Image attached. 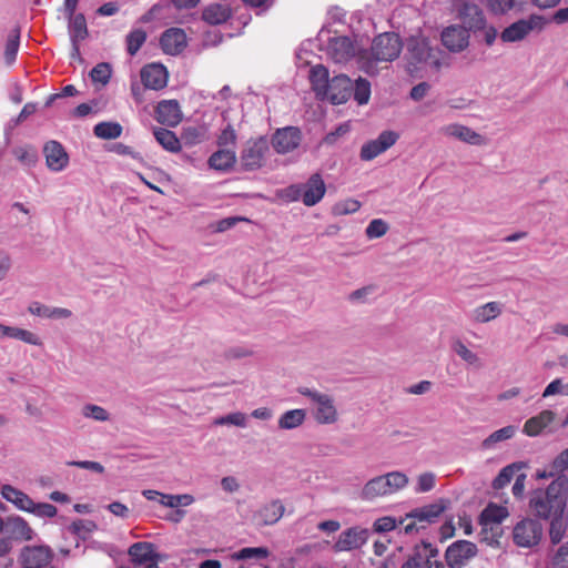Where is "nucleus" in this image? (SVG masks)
Masks as SVG:
<instances>
[{"label":"nucleus","mask_w":568,"mask_h":568,"mask_svg":"<svg viewBox=\"0 0 568 568\" xmlns=\"http://www.w3.org/2000/svg\"><path fill=\"white\" fill-rule=\"evenodd\" d=\"M568 496V477L557 475L546 489H536L531 493L529 507L534 515L540 519L566 513Z\"/></svg>","instance_id":"obj_1"},{"label":"nucleus","mask_w":568,"mask_h":568,"mask_svg":"<svg viewBox=\"0 0 568 568\" xmlns=\"http://www.w3.org/2000/svg\"><path fill=\"white\" fill-rule=\"evenodd\" d=\"M403 49V42L395 32H384L376 36L372 42L371 52L363 51L358 55L359 68L367 74L378 73V62L396 60Z\"/></svg>","instance_id":"obj_2"},{"label":"nucleus","mask_w":568,"mask_h":568,"mask_svg":"<svg viewBox=\"0 0 568 568\" xmlns=\"http://www.w3.org/2000/svg\"><path fill=\"white\" fill-rule=\"evenodd\" d=\"M449 504L448 499L439 498L430 504L413 508L404 516L406 525L403 526V534L409 536L419 534L430 525L438 523Z\"/></svg>","instance_id":"obj_3"},{"label":"nucleus","mask_w":568,"mask_h":568,"mask_svg":"<svg viewBox=\"0 0 568 568\" xmlns=\"http://www.w3.org/2000/svg\"><path fill=\"white\" fill-rule=\"evenodd\" d=\"M438 54L439 50L433 49L427 39L412 37L407 41L406 59L408 64L413 65L416 70L422 65L439 69L440 61Z\"/></svg>","instance_id":"obj_4"},{"label":"nucleus","mask_w":568,"mask_h":568,"mask_svg":"<svg viewBox=\"0 0 568 568\" xmlns=\"http://www.w3.org/2000/svg\"><path fill=\"white\" fill-rule=\"evenodd\" d=\"M402 568H445L437 547L427 541L416 545Z\"/></svg>","instance_id":"obj_5"},{"label":"nucleus","mask_w":568,"mask_h":568,"mask_svg":"<svg viewBox=\"0 0 568 568\" xmlns=\"http://www.w3.org/2000/svg\"><path fill=\"white\" fill-rule=\"evenodd\" d=\"M54 554L47 545L24 546L18 556L20 568H54Z\"/></svg>","instance_id":"obj_6"},{"label":"nucleus","mask_w":568,"mask_h":568,"mask_svg":"<svg viewBox=\"0 0 568 568\" xmlns=\"http://www.w3.org/2000/svg\"><path fill=\"white\" fill-rule=\"evenodd\" d=\"M268 151V141L264 136L251 139L244 145L240 161L244 171H254L260 169L265 160V154Z\"/></svg>","instance_id":"obj_7"},{"label":"nucleus","mask_w":568,"mask_h":568,"mask_svg":"<svg viewBox=\"0 0 568 568\" xmlns=\"http://www.w3.org/2000/svg\"><path fill=\"white\" fill-rule=\"evenodd\" d=\"M542 532V525L538 520L526 518L514 527L513 539L518 547L531 548L540 542Z\"/></svg>","instance_id":"obj_8"},{"label":"nucleus","mask_w":568,"mask_h":568,"mask_svg":"<svg viewBox=\"0 0 568 568\" xmlns=\"http://www.w3.org/2000/svg\"><path fill=\"white\" fill-rule=\"evenodd\" d=\"M546 21L541 16L531 14L527 19H520L503 30V42H517L524 40L532 30H541Z\"/></svg>","instance_id":"obj_9"},{"label":"nucleus","mask_w":568,"mask_h":568,"mask_svg":"<svg viewBox=\"0 0 568 568\" xmlns=\"http://www.w3.org/2000/svg\"><path fill=\"white\" fill-rule=\"evenodd\" d=\"M478 548L469 540H456L445 551V560L449 568H463L476 557Z\"/></svg>","instance_id":"obj_10"},{"label":"nucleus","mask_w":568,"mask_h":568,"mask_svg":"<svg viewBox=\"0 0 568 568\" xmlns=\"http://www.w3.org/2000/svg\"><path fill=\"white\" fill-rule=\"evenodd\" d=\"M371 531L367 528L361 526H353L343 530L337 540L335 541L333 549L336 552L352 551L362 548L368 540Z\"/></svg>","instance_id":"obj_11"},{"label":"nucleus","mask_w":568,"mask_h":568,"mask_svg":"<svg viewBox=\"0 0 568 568\" xmlns=\"http://www.w3.org/2000/svg\"><path fill=\"white\" fill-rule=\"evenodd\" d=\"M399 135L395 131H383L375 140L368 141L361 149V159L371 161L393 146Z\"/></svg>","instance_id":"obj_12"},{"label":"nucleus","mask_w":568,"mask_h":568,"mask_svg":"<svg viewBox=\"0 0 568 568\" xmlns=\"http://www.w3.org/2000/svg\"><path fill=\"white\" fill-rule=\"evenodd\" d=\"M128 554L134 565L144 566V568H159L161 556L154 551V545L151 542H135L130 546Z\"/></svg>","instance_id":"obj_13"},{"label":"nucleus","mask_w":568,"mask_h":568,"mask_svg":"<svg viewBox=\"0 0 568 568\" xmlns=\"http://www.w3.org/2000/svg\"><path fill=\"white\" fill-rule=\"evenodd\" d=\"M3 534L11 541H31L37 538V532L30 527L28 521L20 516H9L4 520Z\"/></svg>","instance_id":"obj_14"},{"label":"nucleus","mask_w":568,"mask_h":568,"mask_svg":"<svg viewBox=\"0 0 568 568\" xmlns=\"http://www.w3.org/2000/svg\"><path fill=\"white\" fill-rule=\"evenodd\" d=\"M353 94V82L345 74H338L331 79L327 91L324 97L333 104H342L348 101Z\"/></svg>","instance_id":"obj_15"},{"label":"nucleus","mask_w":568,"mask_h":568,"mask_svg":"<svg viewBox=\"0 0 568 568\" xmlns=\"http://www.w3.org/2000/svg\"><path fill=\"white\" fill-rule=\"evenodd\" d=\"M285 506L278 498L272 499L260 506L253 513V520L257 526H272L275 525L284 516Z\"/></svg>","instance_id":"obj_16"},{"label":"nucleus","mask_w":568,"mask_h":568,"mask_svg":"<svg viewBox=\"0 0 568 568\" xmlns=\"http://www.w3.org/2000/svg\"><path fill=\"white\" fill-rule=\"evenodd\" d=\"M302 134L296 126L278 129L272 139L273 148L277 153L285 154L295 150L301 143Z\"/></svg>","instance_id":"obj_17"},{"label":"nucleus","mask_w":568,"mask_h":568,"mask_svg":"<svg viewBox=\"0 0 568 568\" xmlns=\"http://www.w3.org/2000/svg\"><path fill=\"white\" fill-rule=\"evenodd\" d=\"M327 52L336 63H345L356 55V48L346 36L333 37L327 40Z\"/></svg>","instance_id":"obj_18"},{"label":"nucleus","mask_w":568,"mask_h":568,"mask_svg":"<svg viewBox=\"0 0 568 568\" xmlns=\"http://www.w3.org/2000/svg\"><path fill=\"white\" fill-rule=\"evenodd\" d=\"M458 16L468 33L473 32L477 36L478 31L485 27L486 18L484 11L475 3H463L458 9Z\"/></svg>","instance_id":"obj_19"},{"label":"nucleus","mask_w":568,"mask_h":568,"mask_svg":"<svg viewBox=\"0 0 568 568\" xmlns=\"http://www.w3.org/2000/svg\"><path fill=\"white\" fill-rule=\"evenodd\" d=\"M442 43L452 52H460L469 44V33L463 26H449L442 32Z\"/></svg>","instance_id":"obj_20"},{"label":"nucleus","mask_w":568,"mask_h":568,"mask_svg":"<svg viewBox=\"0 0 568 568\" xmlns=\"http://www.w3.org/2000/svg\"><path fill=\"white\" fill-rule=\"evenodd\" d=\"M160 45L164 53L178 55L187 45L186 33L181 28H170L161 34Z\"/></svg>","instance_id":"obj_21"},{"label":"nucleus","mask_w":568,"mask_h":568,"mask_svg":"<svg viewBox=\"0 0 568 568\" xmlns=\"http://www.w3.org/2000/svg\"><path fill=\"white\" fill-rule=\"evenodd\" d=\"M43 154L49 170L60 172L68 166L69 155L63 145L54 140L47 142L43 146Z\"/></svg>","instance_id":"obj_22"},{"label":"nucleus","mask_w":568,"mask_h":568,"mask_svg":"<svg viewBox=\"0 0 568 568\" xmlns=\"http://www.w3.org/2000/svg\"><path fill=\"white\" fill-rule=\"evenodd\" d=\"M182 111L176 100H162L155 109V119L168 126H176L182 121Z\"/></svg>","instance_id":"obj_23"},{"label":"nucleus","mask_w":568,"mask_h":568,"mask_svg":"<svg viewBox=\"0 0 568 568\" xmlns=\"http://www.w3.org/2000/svg\"><path fill=\"white\" fill-rule=\"evenodd\" d=\"M141 81L146 89L161 90L168 83V71L160 63H151L142 68Z\"/></svg>","instance_id":"obj_24"},{"label":"nucleus","mask_w":568,"mask_h":568,"mask_svg":"<svg viewBox=\"0 0 568 568\" xmlns=\"http://www.w3.org/2000/svg\"><path fill=\"white\" fill-rule=\"evenodd\" d=\"M303 187V203L306 206H314L324 196L326 192L325 183L318 173L310 176L306 183L302 184Z\"/></svg>","instance_id":"obj_25"},{"label":"nucleus","mask_w":568,"mask_h":568,"mask_svg":"<svg viewBox=\"0 0 568 568\" xmlns=\"http://www.w3.org/2000/svg\"><path fill=\"white\" fill-rule=\"evenodd\" d=\"M443 132L447 136L455 138L470 145H484L486 140L473 129L462 124H449L443 128Z\"/></svg>","instance_id":"obj_26"},{"label":"nucleus","mask_w":568,"mask_h":568,"mask_svg":"<svg viewBox=\"0 0 568 568\" xmlns=\"http://www.w3.org/2000/svg\"><path fill=\"white\" fill-rule=\"evenodd\" d=\"M68 30L73 48L79 54V42L88 37L87 20L83 13L69 16Z\"/></svg>","instance_id":"obj_27"},{"label":"nucleus","mask_w":568,"mask_h":568,"mask_svg":"<svg viewBox=\"0 0 568 568\" xmlns=\"http://www.w3.org/2000/svg\"><path fill=\"white\" fill-rule=\"evenodd\" d=\"M555 419L552 410H542L538 415L526 420L523 432L530 437L539 435Z\"/></svg>","instance_id":"obj_28"},{"label":"nucleus","mask_w":568,"mask_h":568,"mask_svg":"<svg viewBox=\"0 0 568 568\" xmlns=\"http://www.w3.org/2000/svg\"><path fill=\"white\" fill-rule=\"evenodd\" d=\"M316 406L314 417L317 423L328 425L337 420V410L334 405V399L329 395L325 394Z\"/></svg>","instance_id":"obj_29"},{"label":"nucleus","mask_w":568,"mask_h":568,"mask_svg":"<svg viewBox=\"0 0 568 568\" xmlns=\"http://www.w3.org/2000/svg\"><path fill=\"white\" fill-rule=\"evenodd\" d=\"M232 16L230 7L222 3H211L202 11V19L212 26L226 22Z\"/></svg>","instance_id":"obj_30"},{"label":"nucleus","mask_w":568,"mask_h":568,"mask_svg":"<svg viewBox=\"0 0 568 568\" xmlns=\"http://www.w3.org/2000/svg\"><path fill=\"white\" fill-rule=\"evenodd\" d=\"M236 162V155L233 150L220 149L212 153L209 158L207 164L215 171L226 172L231 170Z\"/></svg>","instance_id":"obj_31"},{"label":"nucleus","mask_w":568,"mask_h":568,"mask_svg":"<svg viewBox=\"0 0 568 568\" xmlns=\"http://www.w3.org/2000/svg\"><path fill=\"white\" fill-rule=\"evenodd\" d=\"M501 312L503 304L500 302H488L474 308L469 317L475 323H488L498 317Z\"/></svg>","instance_id":"obj_32"},{"label":"nucleus","mask_w":568,"mask_h":568,"mask_svg":"<svg viewBox=\"0 0 568 568\" xmlns=\"http://www.w3.org/2000/svg\"><path fill=\"white\" fill-rule=\"evenodd\" d=\"M379 476L382 477L385 497L402 490L408 485V477L402 471L395 470Z\"/></svg>","instance_id":"obj_33"},{"label":"nucleus","mask_w":568,"mask_h":568,"mask_svg":"<svg viewBox=\"0 0 568 568\" xmlns=\"http://www.w3.org/2000/svg\"><path fill=\"white\" fill-rule=\"evenodd\" d=\"M310 81L316 95L324 97L331 83L328 70L322 64L314 65L310 71Z\"/></svg>","instance_id":"obj_34"},{"label":"nucleus","mask_w":568,"mask_h":568,"mask_svg":"<svg viewBox=\"0 0 568 568\" xmlns=\"http://www.w3.org/2000/svg\"><path fill=\"white\" fill-rule=\"evenodd\" d=\"M1 494L7 501L12 503L18 509L22 511H28L33 505V499L13 486L4 485Z\"/></svg>","instance_id":"obj_35"},{"label":"nucleus","mask_w":568,"mask_h":568,"mask_svg":"<svg viewBox=\"0 0 568 568\" xmlns=\"http://www.w3.org/2000/svg\"><path fill=\"white\" fill-rule=\"evenodd\" d=\"M11 152L23 168L32 169L39 162L38 150L32 144L17 145Z\"/></svg>","instance_id":"obj_36"},{"label":"nucleus","mask_w":568,"mask_h":568,"mask_svg":"<svg viewBox=\"0 0 568 568\" xmlns=\"http://www.w3.org/2000/svg\"><path fill=\"white\" fill-rule=\"evenodd\" d=\"M550 521L549 538L552 545L560 544L566 536L568 528V519L566 513L548 517Z\"/></svg>","instance_id":"obj_37"},{"label":"nucleus","mask_w":568,"mask_h":568,"mask_svg":"<svg viewBox=\"0 0 568 568\" xmlns=\"http://www.w3.org/2000/svg\"><path fill=\"white\" fill-rule=\"evenodd\" d=\"M382 477L376 476L371 478L361 489L359 498L364 501H374L377 498L385 497L383 491Z\"/></svg>","instance_id":"obj_38"},{"label":"nucleus","mask_w":568,"mask_h":568,"mask_svg":"<svg viewBox=\"0 0 568 568\" xmlns=\"http://www.w3.org/2000/svg\"><path fill=\"white\" fill-rule=\"evenodd\" d=\"M154 136L164 150L172 153L179 152L181 150V142L174 132L164 128H159L154 130Z\"/></svg>","instance_id":"obj_39"},{"label":"nucleus","mask_w":568,"mask_h":568,"mask_svg":"<svg viewBox=\"0 0 568 568\" xmlns=\"http://www.w3.org/2000/svg\"><path fill=\"white\" fill-rule=\"evenodd\" d=\"M306 418L304 409H291L285 412L278 419V428L291 430L301 426Z\"/></svg>","instance_id":"obj_40"},{"label":"nucleus","mask_w":568,"mask_h":568,"mask_svg":"<svg viewBox=\"0 0 568 568\" xmlns=\"http://www.w3.org/2000/svg\"><path fill=\"white\" fill-rule=\"evenodd\" d=\"M406 525L404 516L398 518L393 516H384L377 518L373 524V530L378 534L389 532L396 528H399V532H403V526Z\"/></svg>","instance_id":"obj_41"},{"label":"nucleus","mask_w":568,"mask_h":568,"mask_svg":"<svg viewBox=\"0 0 568 568\" xmlns=\"http://www.w3.org/2000/svg\"><path fill=\"white\" fill-rule=\"evenodd\" d=\"M526 466L525 463L518 462L513 463L504 467L499 474L493 480V488L498 490L506 487L513 479L516 471L523 469Z\"/></svg>","instance_id":"obj_42"},{"label":"nucleus","mask_w":568,"mask_h":568,"mask_svg":"<svg viewBox=\"0 0 568 568\" xmlns=\"http://www.w3.org/2000/svg\"><path fill=\"white\" fill-rule=\"evenodd\" d=\"M516 434V427L513 425L505 426L498 430L491 433L481 443L484 449H491L496 444L513 438Z\"/></svg>","instance_id":"obj_43"},{"label":"nucleus","mask_w":568,"mask_h":568,"mask_svg":"<svg viewBox=\"0 0 568 568\" xmlns=\"http://www.w3.org/2000/svg\"><path fill=\"white\" fill-rule=\"evenodd\" d=\"M93 133L103 140L116 139L122 134V126L118 122H100L93 128Z\"/></svg>","instance_id":"obj_44"},{"label":"nucleus","mask_w":568,"mask_h":568,"mask_svg":"<svg viewBox=\"0 0 568 568\" xmlns=\"http://www.w3.org/2000/svg\"><path fill=\"white\" fill-rule=\"evenodd\" d=\"M20 45V28H13L7 39L4 60L8 64L14 62Z\"/></svg>","instance_id":"obj_45"},{"label":"nucleus","mask_w":568,"mask_h":568,"mask_svg":"<svg viewBox=\"0 0 568 568\" xmlns=\"http://www.w3.org/2000/svg\"><path fill=\"white\" fill-rule=\"evenodd\" d=\"M159 503L169 508H178L180 506H190L194 503V497L190 494L182 495H161Z\"/></svg>","instance_id":"obj_46"},{"label":"nucleus","mask_w":568,"mask_h":568,"mask_svg":"<svg viewBox=\"0 0 568 568\" xmlns=\"http://www.w3.org/2000/svg\"><path fill=\"white\" fill-rule=\"evenodd\" d=\"M146 40V32L139 28L132 30L126 36V50L130 55H134Z\"/></svg>","instance_id":"obj_47"},{"label":"nucleus","mask_w":568,"mask_h":568,"mask_svg":"<svg viewBox=\"0 0 568 568\" xmlns=\"http://www.w3.org/2000/svg\"><path fill=\"white\" fill-rule=\"evenodd\" d=\"M355 101L359 104H366L371 97V83L363 78H358L353 83V94Z\"/></svg>","instance_id":"obj_48"},{"label":"nucleus","mask_w":568,"mask_h":568,"mask_svg":"<svg viewBox=\"0 0 568 568\" xmlns=\"http://www.w3.org/2000/svg\"><path fill=\"white\" fill-rule=\"evenodd\" d=\"M267 556L268 550L265 547H246L232 555V557L236 560L263 559Z\"/></svg>","instance_id":"obj_49"},{"label":"nucleus","mask_w":568,"mask_h":568,"mask_svg":"<svg viewBox=\"0 0 568 568\" xmlns=\"http://www.w3.org/2000/svg\"><path fill=\"white\" fill-rule=\"evenodd\" d=\"M453 349L468 365H473L476 367L481 366L480 359L477 356V354L468 349L463 342L456 341L453 345Z\"/></svg>","instance_id":"obj_50"},{"label":"nucleus","mask_w":568,"mask_h":568,"mask_svg":"<svg viewBox=\"0 0 568 568\" xmlns=\"http://www.w3.org/2000/svg\"><path fill=\"white\" fill-rule=\"evenodd\" d=\"M112 69L110 63L108 62H100L98 63L90 72V77L93 82H99L103 85H105L111 78Z\"/></svg>","instance_id":"obj_51"},{"label":"nucleus","mask_w":568,"mask_h":568,"mask_svg":"<svg viewBox=\"0 0 568 568\" xmlns=\"http://www.w3.org/2000/svg\"><path fill=\"white\" fill-rule=\"evenodd\" d=\"M27 513H30L39 518H52L57 515L58 509L52 504L33 501V505Z\"/></svg>","instance_id":"obj_52"},{"label":"nucleus","mask_w":568,"mask_h":568,"mask_svg":"<svg viewBox=\"0 0 568 568\" xmlns=\"http://www.w3.org/2000/svg\"><path fill=\"white\" fill-rule=\"evenodd\" d=\"M82 414L87 418H92L98 422H106L110 414L101 406L94 404H87L82 408Z\"/></svg>","instance_id":"obj_53"},{"label":"nucleus","mask_w":568,"mask_h":568,"mask_svg":"<svg viewBox=\"0 0 568 568\" xmlns=\"http://www.w3.org/2000/svg\"><path fill=\"white\" fill-rule=\"evenodd\" d=\"M388 231V224L382 219H374L369 222L366 227V236L368 239H378L386 234Z\"/></svg>","instance_id":"obj_54"},{"label":"nucleus","mask_w":568,"mask_h":568,"mask_svg":"<svg viewBox=\"0 0 568 568\" xmlns=\"http://www.w3.org/2000/svg\"><path fill=\"white\" fill-rule=\"evenodd\" d=\"M359 207H361V203L358 201L349 199V200L336 203L333 207V212L336 215H345V214H351V213L357 212L359 210Z\"/></svg>","instance_id":"obj_55"},{"label":"nucleus","mask_w":568,"mask_h":568,"mask_svg":"<svg viewBox=\"0 0 568 568\" xmlns=\"http://www.w3.org/2000/svg\"><path fill=\"white\" fill-rule=\"evenodd\" d=\"M435 481L436 479L433 473H423L418 476L415 491L418 494L430 491L435 487Z\"/></svg>","instance_id":"obj_56"},{"label":"nucleus","mask_w":568,"mask_h":568,"mask_svg":"<svg viewBox=\"0 0 568 568\" xmlns=\"http://www.w3.org/2000/svg\"><path fill=\"white\" fill-rule=\"evenodd\" d=\"M37 109H38L37 103L29 102V103L24 104V106L22 108L20 113L16 118H12L7 124H9L10 128L14 129L17 125H19L20 123L26 121L30 115L36 113Z\"/></svg>","instance_id":"obj_57"},{"label":"nucleus","mask_w":568,"mask_h":568,"mask_svg":"<svg viewBox=\"0 0 568 568\" xmlns=\"http://www.w3.org/2000/svg\"><path fill=\"white\" fill-rule=\"evenodd\" d=\"M485 520L493 521L500 524L503 519L507 516V513L505 508L503 507H496V506H488L484 511L483 515Z\"/></svg>","instance_id":"obj_58"},{"label":"nucleus","mask_w":568,"mask_h":568,"mask_svg":"<svg viewBox=\"0 0 568 568\" xmlns=\"http://www.w3.org/2000/svg\"><path fill=\"white\" fill-rule=\"evenodd\" d=\"M182 140L185 144H197L203 140V132L195 126L184 128L182 132Z\"/></svg>","instance_id":"obj_59"},{"label":"nucleus","mask_w":568,"mask_h":568,"mask_svg":"<svg viewBox=\"0 0 568 568\" xmlns=\"http://www.w3.org/2000/svg\"><path fill=\"white\" fill-rule=\"evenodd\" d=\"M487 6L495 14H503L514 8L515 0H487Z\"/></svg>","instance_id":"obj_60"},{"label":"nucleus","mask_w":568,"mask_h":568,"mask_svg":"<svg viewBox=\"0 0 568 568\" xmlns=\"http://www.w3.org/2000/svg\"><path fill=\"white\" fill-rule=\"evenodd\" d=\"M552 568H568V542L560 545L557 549L552 559Z\"/></svg>","instance_id":"obj_61"},{"label":"nucleus","mask_w":568,"mask_h":568,"mask_svg":"<svg viewBox=\"0 0 568 568\" xmlns=\"http://www.w3.org/2000/svg\"><path fill=\"white\" fill-rule=\"evenodd\" d=\"M236 141V133L231 124H229L217 138V145L224 149L229 145H234Z\"/></svg>","instance_id":"obj_62"},{"label":"nucleus","mask_w":568,"mask_h":568,"mask_svg":"<svg viewBox=\"0 0 568 568\" xmlns=\"http://www.w3.org/2000/svg\"><path fill=\"white\" fill-rule=\"evenodd\" d=\"M216 424L223 425V424H230L239 427H245L246 426V417L243 413H232L226 416L221 417L216 420Z\"/></svg>","instance_id":"obj_63"},{"label":"nucleus","mask_w":568,"mask_h":568,"mask_svg":"<svg viewBox=\"0 0 568 568\" xmlns=\"http://www.w3.org/2000/svg\"><path fill=\"white\" fill-rule=\"evenodd\" d=\"M551 468L559 473H562L564 470L568 469V448L562 450L552 462Z\"/></svg>","instance_id":"obj_64"}]
</instances>
